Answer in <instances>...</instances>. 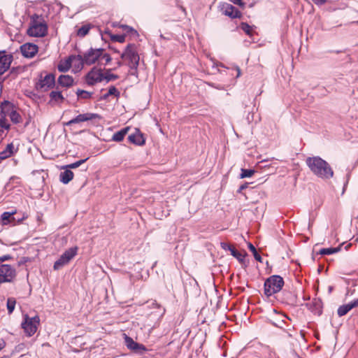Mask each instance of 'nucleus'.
Here are the masks:
<instances>
[{"instance_id": "obj_27", "label": "nucleus", "mask_w": 358, "mask_h": 358, "mask_svg": "<svg viewBox=\"0 0 358 358\" xmlns=\"http://www.w3.org/2000/svg\"><path fill=\"white\" fill-rule=\"evenodd\" d=\"M111 69H108L106 70L105 73L99 75V77L95 80V81H103L106 80L107 83L111 80H114L118 78V76L116 74H113L110 73Z\"/></svg>"}, {"instance_id": "obj_7", "label": "nucleus", "mask_w": 358, "mask_h": 358, "mask_svg": "<svg viewBox=\"0 0 358 358\" xmlns=\"http://www.w3.org/2000/svg\"><path fill=\"white\" fill-rule=\"evenodd\" d=\"M17 275L15 268L10 264L0 265V285L4 282H12Z\"/></svg>"}, {"instance_id": "obj_57", "label": "nucleus", "mask_w": 358, "mask_h": 358, "mask_svg": "<svg viewBox=\"0 0 358 358\" xmlns=\"http://www.w3.org/2000/svg\"><path fill=\"white\" fill-rule=\"evenodd\" d=\"M320 90H321V92H320L321 96H325L327 94V93H329V91L327 89H325L324 87H322Z\"/></svg>"}, {"instance_id": "obj_51", "label": "nucleus", "mask_w": 358, "mask_h": 358, "mask_svg": "<svg viewBox=\"0 0 358 358\" xmlns=\"http://www.w3.org/2000/svg\"><path fill=\"white\" fill-rule=\"evenodd\" d=\"M252 255L255 260L259 262H262V257L257 251H256V252H254Z\"/></svg>"}, {"instance_id": "obj_15", "label": "nucleus", "mask_w": 358, "mask_h": 358, "mask_svg": "<svg viewBox=\"0 0 358 358\" xmlns=\"http://www.w3.org/2000/svg\"><path fill=\"white\" fill-rule=\"evenodd\" d=\"M76 57L77 59H83L87 66H91L99 60L98 55H96L94 52L93 48H90L83 55L81 54H78Z\"/></svg>"}, {"instance_id": "obj_59", "label": "nucleus", "mask_w": 358, "mask_h": 358, "mask_svg": "<svg viewBox=\"0 0 358 358\" xmlns=\"http://www.w3.org/2000/svg\"><path fill=\"white\" fill-rule=\"evenodd\" d=\"M350 173H348L347 175H346V181L344 183V187H343V191L345 190V186L348 185V180L350 179Z\"/></svg>"}, {"instance_id": "obj_3", "label": "nucleus", "mask_w": 358, "mask_h": 358, "mask_svg": "<svg viewBox=\"0 0 358 358\" xmlns=\"http://www.w3.org/2000/svg\"><path fill=\"white\" fill-rule=\"evenodd\" d=\"M120 57L123 59L128 60V66L131 70H135L136 72L139 64V55L136 50V45L134 43H129L123 52L121 53Z\"/></svg>"}, {"instance_id": "obj_36", "label": "nucleus", "mask_w": 358, "mask_h": 358, "mask_svg": "<svg viewBox=\"0 0 358 358\" xmlns=\"http://www.w3.org/2000/svg\"><path fill=\"white\" fill-rule=\"evenodd\" d=\"M91 26L90 24H84L77 30V35L80 37H84L88 34Z\"/></svg>"}, {"instance_id": "obj_23", "label": "nucleus", "mask_w": 358, "mask_h": 358, "mask_svg": "<svg viewBox=\"0 0 358 358\" xmlns=\"http://www.w3.org/2000/svg\"><path fill=\"white\" fill-rule=\"evenodd\" d=\"M255 26H250L247 22H241L240 24V28L250 37L251 42H255V34L256 32L253 30Z\"/></svg>"}, {"instance_id": "obj_50", "label": "nucleus", "mask_w": 358, "mask_h": 358, "mask_svg": "<svg viewBox=\"0 0 358 358\" xmlns=\"http://www.w3.org/2000/svg\"><path fill=\"white\" fill-rule=\"evenodd\" d=\"M249 183L245 182L244 184L241 185L239 188L237 190L238 193H241L243 190L247 189L248 187Z\"/></svg>"}, {"instance_id": "obj_29", "label": "nucleus", "mask_w": 358, "mask_h": 358, "mask_svg": "<svg viewBox=\"0 0 358 358\" xmlns=\"http://www.w3.org/2000/svg\"><path fill=\"white\" fill-rule=\"evenodd\" d=\"M120 95V92L114 86L111 85L109 87L108 92L103 94L100 98V101L106 100L110 96H114L117 98H118Z\"/></svg>"}, {"instance_id": "obj_58", "label": "nucleus", "mask_w": 358, "mask_h": 358, "mask_svg": "<svg viewBox=\"0 0 358 358\" xmlns=\"http://www.w3.org/2000/svg\"><path fill=\"white\" fill-rule=\"evenodd\" d=\"M6 346V342L3 339H0V350H1Z\"/></svg>"}, {"instance_id": "obj_49", "label": "nucleus", "mask_w": 358, "mask_h": 358, "mask_svg": "<svg viewBox=\"0 0 358 358\" xmlns=\"http://www.w3.org/2000/svg\"><path fill=\"white\" fill-rule=\"evenodd\" d=\"M12 259H13V257L10 255H3V256L0 257V264L3 262H6V261L10 260Z\"/></svg>"}, {"instance_id": "obj_45", "label": "nucleus", "mask_w": 358, "mask_h": 358, "mask_svg": "<svg viewBox=\"0 0 358 358\" xmlns=\"http://www.w3.org/2000/svg\"><path fill=\"white\" fill-rule=\"evenodd\" d=\"M125 34L129 35L131 37H138L139 36L138 31L131 27H129L128 28V29L126 30Z\"/></svg>"}, {"instance_id": "obj_16", "label": "nucleus", "mask_w": 358, "mask_h": 358, "mask_svg": "<svg viewBox=\"0 0 358 358\" xmlns=\"http://www.w3.org/2000/svg\"><path fill=\"white\" fill-rule=\"evenodd\" d=\"M101 74V69H98L96 67H93L85 76V80L86 83L90 86H93L97 83H101V81H95L96 78L99 77V75Z\"/></svg>"}, {"instance_id": "obj_1", "label": "nucleus", "mask_w": 358, "mask_h": 358, "mask_svg": "<svg viewBox=\"0 0 358 358\" xmlns=\"http://www.w3.org/2000/svg\"><path fill=\"white\" fill-rule=\"evenodd\" d=\"M306 163L311 172L320 178L328 180L334 176V171L329 164L319 156L308 157Z\"/></svg>"}, {"instance_id": "obj_38", "label": "nucleus", "mask_w": 358, "mask_h": 358, "mask_svg": "<svg viewBox=\"0 0 358 358\" xmlns=\"http://www.w3.org/2000/svg\"><path fill=\"white\" fill-rule=\"evenodd\" d=\"M16 304V300L15 298L10 297L7 299L6 308L8 313L11 314L13 313Z\"/></svg>"}, {"instance_id": "obj_33", "label": "nucleus", "mask_w": 358, "mask_h": 358, "mask_svg": "<svg viewBox=\"0 0 358 358\" xmlns=\"http://www.w3.org/2000/svg\"><path fill=\"white\" fill-rule=\"evenodd\" d=\"M268 322L275 327H278V328H280L281 329H283L285 331H286L285 327H286L287 328V330H289L290 329V326L287 324V322H285V320H277L275 321L271 320V319H269L268 320Z\"/></svg>"}, {"instance_id": "obj_4", "label": "nucleus", "mask_w": 358, "mask_h": 358, "mask_svg": "<svg viewBox=\"0 0 358 358\" xmlns=\"http://www.w3.org/2000/svg\"><path fill=\"white\" fill-rule=\"evenodd\" d=\"M39 323L40 317L38 315L30 317L28 315H25L21 326L25 334L30 337L36 333Z\"/></svg>"}, {"instance_id": "obj_47", "label": "nucleus", "mask_w": 358, "mask_h": 358, "mask_svg": "<svg viewBox=\"0 0 358 358\" xmlns=\"http://www.w3.org/2000/svg\"><path fill=\"white\" fill-rule=\"evenodd\" d=\"M103 48H94V52L96 53V55H98L99 59L103 57Z\"/></svg>"}, {"instance_id": "obj_64", "label": "nucleus", "mask_w": 358, "mask_h": 358, "mask_svg": "<svg viewBox=\"0 0 358 358\" xmlns=\"http://www.w3.org/2000/svg\"><path fill=\"white\" fill-rule=\"evenodd\" d=\"M15 71V67H13V68H12V69H10V74L13 73Z\"/></svg>"}, {"instance_id": "obj_31", "label": "nucleus", "mask_w": 358, "mask_h": 358, "mask_svg": "<svg viewBox=\"0 0 358 358\" xmlns=\"http://www.w3.org/2000/svg\"><path fill=\"white\" fill-rule=\"evenodd\" d=\"M341 250V245L336 248H327L320 249L316 254L320 255H330L338 252Z\"/></svg>"}, {"instance_id": "obj_48", "label": "nucleus", "mask_w": 358, "mask_h": 358, "mask_svg": "<svg viewBox=\"0 0 358 358\" xmlns=\"http://www.w3.org/2000/svg\"><path fill=\"white\" fill-rule=\"evenodd\" d=\"M267 162L266 160H262L261 162H259L257 164V167L259 168V169H265V168H267V167H269L270 166L266 164V163Z\"/></svg>"}, {"instance_id": "obj_42", "label": "nucleus", "mask_w": 358, "mask_h": 358, "mask_svg": "<svg viewBox=\"0 0 358 358\" xmlns=\"http://www.w3.org/2000/svg\"><path fill=\"white\" fill-rule=\"evenodd\" d=\"M77 62L73 64V71L74 73L80 72L83 69L84 65H85V62L83 59H76Z\"/></svg>"}, {"instance_id": "obj_18", "label": "nucleus", "mask_w": 358, "mask_h": 358, "mask_svg": "<svg viewBox=\"0 0 358 358\" xmlns=\"http://www.w3.org/2000/svg\"><path fill=\"white\" fill-rule=\"evenodd\" d=\"M77 55H69L64 62L61 61L57 65V69L61 73L67 72L72 66L73 62L77 59Z\"/></svg>"}, {"instance_id": "obj_60", "label": "nucleus", "mask_w": 358, "mask_h": 358, "mask_svg": "<svg viewBox=\"0 0 358 358\" xmlns=\"http://www.w3.org/2000/svg\"><path fill=\"white\" fill-rule=\"evenodd\" d=\"M130 26L129 25H127V24H121L120 25V27H121L123 30H124L126 31V30L128 29V28Z\"/></svg>"}, {"instance_id": "obj_39", "label": "nucleus", "mask_w": 358, "mask_h": 358, "mask_svg": "<svg viewBox=\"0 0 358 358\" xmlns=\"http://www.w3.org/2000/svg\"><path fill=\"white\" fill-rule=\"evenodd\" d=\"M42 20H45L42 15L34 13L31 16L30 27L36 26L38 23H41Z\"/></svg>"}, {"instance_id": "obj_14", "label": "nucleus", "mask_w": 358, "mask_h": 358, "mask_svg": "<svg viewBox=\"0 0 358 358\" xmlns=\"http://www.w3.org/2000/svg\"><path fill=\"white\" fill-rule=\"evenodd\" d=\"M22 56L25 58H33L38 51V47L36 44L32 43H26L20 47Z\"/></svg>"}, {"instance_id": "obj_22", "label": "nucleus", "mask_w": 358, "mask_h": 358, "mask_svg": "<svg viewBox=\"0 0 358 358\" xmlns=\"http://www.w3.org/2000/svg\"><path fill=\"white\" fill-rule=\"evenodd\" d=\"M57 83L61 87H70L74 84V79L69 75H60L57 79Z\"/></svg>"}, {"instance_id": "obj_63", "label": "nucleus", "mask_w": 358, "mask_h": 358, "mask_svg": "<svg viewBox=\"0 0 358 358\" xmlns=\"http://www.w3.org/2000/svg\"><path fill=\"white\" fill-rule=\"evenodd\" d=\"M236 70H237V76L236 77H239L240 75H241V70L238 67H236Z\"/></svg>"}, {"instance_id": "obj_19", "label": "nucleus", "mask_w": 358, "mask_h": 358, "mask_svg": "<svg viewBox=\"0 0 358 358\" xmlns=\"http://www.w3.org/2000/svg\"><path fill=\"white\" fill-rule=\"evenodd\" d=\"M124 336L125 345L129 350L134 352H139L140 350L146 351L145 345L134 341L133 338L126 334Z\"/></svg>"}, {"instance_id": "obj_56", "label": "nucleus", "mask_w": 358, "mask_h": 358, "mask_svg": "<svg viewBox=\"0 0 358 358\" xmlns=\"http://www.w3.org/2000/svg\"><path fill=\"white\" fill-rule=\"evenodd\" d=\"M316 5H323L326 0H312Z\"/></svg>"}, {"instance_id": "obj_13", "label": "nucleus", "mask_w": 358, "mask_h": 358, "mask_svg": "<svg viewBox=\"0 0 358 358\" xmlns=\"http://www.w3.org/2000/svg\"><path fill=\"white\" fill-rule=\"evenodd\" d=\"M17 211L13 210L11 212L6 211L3 212L1 215V222L2 225H6L8 224H13L15 225L16 223H20L23 220L25 219L24 217H15Z\"/></svg>"}, {"instance_id": "obj_61", "label": "nucleus", "mask_w": 358, "mask_h": 358, "mask_svg": "<svg viewBox=\"0 0 358 358\" xmlns=\"http://www.w3.org/2000/svg\"><path fill=\"white\" fill-rule=\"evenodd\" d=\"M130 74H131V75H132V76H137L138 71H136V73L135 70H131Z\"/></svg>"}, {"instance_id": "obj_55", "label": "nucleus", "mask_w": 358, "mask_h": 358, "mask_svg": "<svg viewBox=\"0 0 358 358\" xmlns=\"http://www.w3.org/2000/svg\"><path fill=\"white\" fill-rule=\"evenodd\" d=\"M28 260H29V257H24L21 258V259L18 262V265L20 266L22 264H24L27 263L28 262Z\"/></svg>"}, {"instance_id": "obj_5", "label": "nucleus", "mask_w": 358, "mask_h": 358, "mask_svg": "<svg viewBox=\"0 0 358 358\" xmlns=\"http://www.w3.org/2000/svg\"><path fill=\"white\" fill-rule=\"evenodd\" d=\"M78 250V246L71 247L66 250L55 262L53 265L54 270H59L63 266L69 263V262L77 255Z\"/></svg>"}, {"instance_id": "obj_44", "label": "nucleus", "mask_w": 358, "mask_h": 358, "mask_svg": "<svg viewBox=\"0 0 358 358\" xmlns=\"http://www.w3.org/2000/svg\"><path fill=\"white\" fill-rule=\"evenodd\" d=\"M83 119H82V116L80 114L78 115L76 117H75L74 118L71 119V120H69V122L64 123V125L65 126H71L74 124H78V123H80V122H83Z\"/></svg>"}, {"instance_id": "obj_9", "label": "nucleus", "mask_w": 358, "mask_h": 358, "mask_svg": "<svg viewBox=\"0 0 358 358\" xmlns=\"http://www.w3.org/2000/svg\"><path fill=\"white\" fill-rule=\"evenodd\" d=\"M13 61V54L8 53L6 50H0V77L10 68Z\"/></svg>"}, {"instance_id": "obj_8", "label": "nucleus", "mask_w": 358, "mask_h": 358, "mask_svg": "<svg viewBox=\"0 0 358 358\" xmlns=\"http://www.w3.org/2000/svg\"><path fill=\"white\" fill-rule=\"evenodd\" d=\"M275 299L280 303L292 306H296L297 296L296 295L288 289H283L280 293L279 292L275 296Z\"/></svg>"}, {"instance_id": "obj_41", "label": "nucleus", "mask_w": 358, "mask_h": 358, "mask_svg": "<svg viewBox=\"0 0 358 358\" xmlns=\"http://www.w3.org/2000/svg\"><path fill=\"white\" fill-rule=\"evenodd\" d=\"M255 173V169H241L240 178H245L252 177Z\"/></svg>"}, {"instance_id": "obj_20", "label": "nucleus", "mask_w": 358, "mask_h": 358, "mask_svg": "<svg viewBox=\"0 0 358 358\" xmlns=\"http://www.w3.org/2000/svg\"><path fill=\"white\" fill-rule=\"evenodd\" d=\"M358 306V299H354L348 303L340 306L337 310V314L339 317L345 315L352 308Z\"/></svg>"}, {"instance_id": "obj_11", "label": "nucleus", "mask_w": 358, "mask_h": 358, "mask_svg": "<svg viewBox=\"0 0 358 358\" xmlns=\"http://www.w3.org/2000/svg\"><path fill=\"white\" fill-rule=\"evenodd\" d=\"M48 27L45 20H42L36 26L29 27L27 34L33 37H44L48 34Z\"/></svg>"}, {"instance_id": "obj_46", "label": "nucleus", "mask_w": 358, "mask_h": 358, "mask_svg": "<svg viewBox=\"0 0 358 358\" xmlns=\"http://www.w3.org/2000/svg\"><path fill=\"white\" fill-rule=\"evenodd\" d=\"M74 94H75L74 92L73 93L70 92L69 94H66V97L69 98V100H68L69 103H72L73 105L76 106L77 101H76V97H75Z\"/></svg>"}, {"instance_id": "obj_24", "label": "nucleus", "mask_w": 358, "mask_h": 358, "mask_svg": "<svg viewBox=\"0 0 358 358\" xmlns=\"http://www.w3.org/2000/svg\"><path fill=\"white\" fill-rule=\"evenodd\" d=\"M323 303L321 299H314L310 305V310L314 314L317 316H320L322 314Z\"/></svg>"}, {"instance_id": "obj_2", "label": "nucleus", "mask_w": 358, "mask_h": 358, "mask_svg": "<svg viewBox=\"0 0 358 358\" xmlns=\"http://www.w3.org/2000/svg\"><path fill=\"white\" fill-rule=\"evenodd\" d=\"M285 285L282 277L279 275H273L267 278L264 283V294L267 297L278 294Z\"/></svg>"}, {"instance_id": "obj_52", "label": "nucleus", "mask_w": 358, "mask_h": 358, "mask_svg": "<svg viewBox=\"0 0 358 358\" xmlns=\"http://www.w3.org/2000/svg\"><path fill=\"white\" fill-rule=\"evenodd\" d=\"M102 58L105 59L106 64H108L112 59L110 55L108 53H104Z\"/></svg>"}, {"instance_id": "obj_30", "label": "nucleus", "mask_w": 358, "mask_h": 358, "mask_svg": "<svg viewBox=\"0 0 358 358\" xmlns=\"http://www.w3.org/2000/svg\"><path fill=\"white\" fill-rule=\"evenodd\" d=\"M75 94H76V101H77L80 99H85V100L90 99L92 98V96L93 94L92 92H88V91H86L84 90H81V89H78L75 92Z\"/></svg>"}, {"instance_id": "obj_53", "label": "nucleus", "mask_w": 358, "mask_h": 358, "mask_svg": "<svg viewBox=\"0 0 358 358\" xmlns=\"http://www.w3.org/2000/svg\"><path fill=\"white\" fill-rule=\"evenodd\" d=\"M229 1L236 5L239 6H244V5H245V3L243 1V0H229Z\"/></svg>"}, {"instance_id": "obj_21", "label": "nucleus", "mask_w": 358, "mask_h": 358, "mask_svg": "<svg viewBox=\"0 0 358 358\" xmlns=\"http://www.w3.org/2000/svg\"><path fill=\"white\" fill-rule=\"evenodd\" d=\"M18 150V148H15L13 143H8L6 148L0 152V164L4 159H6L11 156L14 155Z\"/></svg>"}, {"instance_id": "obj_32", "label": "nucleus", "mask_w": 358, "mask_h": 358, "mask_svg": "<svg viewBox=\"0 0 358 358\" xmlns=\"http://www.w3.org/2000/svg\"><path fill=\"white\" fill-rule=\"evenodd\" d=\"M129 129V127H124L115 132L112 136V140L115 142L122 141L124 139L125 135L127 134Z\"/></svg>"}, {"instance_id": "obj_37", "label": "nucleus", "mask_w": 358, "mask_h": 358, "mask_svg": "<svg viewBox=\"0 0 358 358\" xmlns=\"http://www.w3.org/2000/svg\"><path fill=\"white\" fill-rule=\"evenodd\" d=\"M0 128L4 129L6 131H8L10 129V124H9L8 120L5 117V115L0 111Z\"/></svg>"}, {"instance_id": "obj_10", "label": "nucleus", "mask_w": 358, "mask_h": 358, "mask_svg": "<svg viewBox=\"0 0 358 358\" xmlns=\"http://www.w3.org/2000/svg\"><path fill=\"white\" fill-rule=\"evenodd\" d=\"M220 246L222 249L230 251L231 255L234 257H235L242 264V266H243L244 267H246L248 266L245 259V256L248 255L246 252H245L244 254H242L238 250H237L233 245L225 242H221Z\"/></svg>"}, {"instance_id": "obj_35", "label": "nucleus", "mask_w": 358, "mask_h": 358, "mask_svg": "<svg viewBox=\"0 0 358 358\" xmlns=\"http://www.w3.org/2000/svg\"><path fill=\"white\" fill-rule=\"evenodd\" d=\"M80 115L82 116V119H83V122L92 120L94 119H101V115L97 113H83Z\"/></svg>"}, {"instance_id": "obj_34", "label": "nucleus", "mask_w": 358, "mask_h": 358, "mask_svg": "<svg viewBox=\"0 0 358 358\" xmlns=\"http://www.w3.org/2000/svg\"><path fill=\"white\" fill-rule=\"evenodd\" d=\"M88 159H89V157H87V158L76 161L73 163H71V164H69L62 166V169H69L70 170L76 169V168L80 166L82 164H83Z\"/></svg>"}, {"instance_id": "obj_54", "label": "nucleus", "mask_w": 358, "mask_h": 358, "mask_svg": "<svg viewBox=\"0 0 358 358\" xmlns=\"http://www.w3.org/2000/svg\"><path fill=\"white\" fill-rule=\"evenodd\" d=\"M248 248L249 250H250V252H252V254H253L254 252H256V251H257V249H256V248H255V246H254L251 243H249L248 244Z\"/></svg>"}, {"instance_id": "obj_62", "label": "nucleus", "mask_w": 358, "mask_h": 358, "mask_svg": "<svg viewBox=\"0 0 358 358\" xmlns=\"http://www.w3.org/2000/svg\"><path fill=\"white\" fill-rule=\"evenodd\" d=\"M105 34H108L109 36V37L110 38V34H113L112 32L108 29H107L106 31H105Z\"/></svg>"}, {"instance_id": "obj_6", "label": "nucleus", "mask_w": 358, "mask_h": 358, "mask_svg": "<svg viewBox=\"0 0 358 358\" xmlns=\"http://www.w3.org/2000/svg\"><path fill=\"white\" fill-rule=\"evenodd\" d=\"M55 75L52 73H47L44 77L42 76V73L40 74V78L35 84V88L38 90L43 89L46 92L55 87Z\"/></svg>"}, {"instance_id": "obj_28", "label": "nucleus", "mask_w": 358, "mask_h": 358, "mask_svg": "<svg viewBox=\"0 0 358 358\" xmlns=\"http://www.w3.org/2000/svg\"><path fill=\"white\" fill-rule=\"evenodd\" d=\"M49 96L50 98V100L49 101V103H51L52 101L55 102H61L62 103L65 98L64 95L62 94V92L59 90H52L49 94Z\"/></svg>"}, {"instance_id": "obj_43", "label": "nucleus", "mask_w": 358, "mask_h": 358, "mask_svg": "<svg viewBox=\"0 0 358 358\" xmlns=\"http://www.w3.org/2000/svg\"><path fill=\"white\" fill-rule=\"evenodd\" d=\"M126 34H110V40L114 42L124 43L125 41Z\"/></svg>"}, {"instance_id": "obj_26", "label": "nucleus", "mask_w": 358, "mask_h": 358, "mask_svg": "<svg viewBox=\"0 0 358 358\" xmlns=\"http://www.w3.org/2000/svg\"><path fill=\"white\" fill-rule=\"evenodd\" d=\"M64 171H62L59 174V181L66 185L73 178V173L69 169H64Z\"/></svg>"}, {"instance_id": "obj_40", "label": "nucleus", "mask_w": 358, "mask_h": 358, "mask_svg": "<svg viewBox=\"0 0 358 358\" xmlns=\"http://www.w3.org/2000/svg\"><path fill=\"white\" fill-rule=\"evenodd\" d=\"M8 116L12 122H13L14 124H18L22 121L21 115L15 110L11 111V113Z\"/></svg>"}, {"instance_id": "obj_25", "label": "nucleus", "mask_w": 358, "mask_h": 358, "mask_svg": "<svg viewBox=\"0 0 358 358\" xmlns=\"http://www.w3.org/2000/svg\"><path fill=\"white\" fill-rule=\"evenodd\" d=\"M14 108V104L7 100H4L0 103V111L5 115L6 117L11 113V111L15 110Z\"/></svg>"}, {"instance_id": "obj_17", "label": "nucleus", "mask_w": 358, "mask_h": 358, "mask_svg": "<svg viewBox=\"0 0 358 358\" xmlns=\"http://www.w3.org/2000/svg\"><path fill=\"white\" fill-rule=\"evenodd\" d=\"M127 139L129 143L138 146H142L145 143V138L139 129H135V132L129 135Z\"/></svg>"}, {"instance_id": "obj_12", "label": "nucleus", "mask_w": 358, "mask_h": 358, "mask_svg": "<svg viewBox=\"0 0 358 358\" xmlns=\"http://www.w3.org/2000/svg\"><path fill=\"white\" fill-rule=\"evenodd\" d=\"M222 13L231 19L241 18L242 16L241 12L233 5L228 3H222L219 6Z\"/></svg>"}]
</instances>
